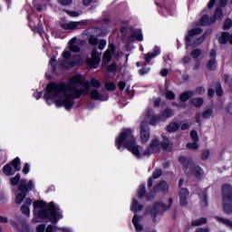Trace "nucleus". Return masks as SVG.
<instances>
[{
  "label": "nucleus",
  "mask_w": 232,
  "mask_h": 232,
  "mask_svg": "<svg viewBox=\"0 0 232 232\" xmlns=\"http://www.w3.org/2000/svg\"><path fill=\"white\" fill-rule=\"evenodd\" d=\"M197 93H198V95H204V93H206V89L204 87H199L196 90Z\"/></svg>",
  "instance_id": "58"
},
{
  "label": "nucleus",
  "mask_w": 232,
  "mask_h": 232,
  "mask_svg": "<svg viewBox=\"0 0 232 232\" xmlns=\"http://www.w3.org/2000/svg\"><path fill=\"white\" fill-rule=\"evenodd\" d=\"M161 148L163 150H168V147L169 146V140L167 137H163V142H160Z\"/></svg>",
  "instance_id": "42"
},
{
  "label": "nucleus",
  "mask_w": 232,
  "mask_h": 232,
  "mask_svg": "<svg viewBox=\"0 0 232 232\" xmlns=\"http://www.w3.org/2000/svg\"><path fill=\"white\" fill-rule=\"evenodd\" d=\"M179 128H180V125H179V123L177 122H171L168 125L167 127V130L171 133L173 131H177V130H179Z\"/></svg>",
  "instance_id": "29"
},
{
  "label": "nucleus",
  "mask_w": 232,
  "mask_h": 232,
  "mask_svg": "<svg viewBox=\"0 0 232 232\" xmlns=\"http://www.w3.org/2000/svg\"><path fill=\"white\" fill-rule=\"evenodd\" d=\"M202 54V51L200 49H194L191 53L190 55L193 57V59H198L200 55Z\"/></svg>",
  "instance_id": "36"
},
{
  "label": "nucleus",
  "mask_w": 232,
  "mask_h": 232,
  "mask_svg": "<svg viewBox=\"0 0 232 232\" xmlns=\"http://www.w3.org/2000/svg\"><path fill=\"white\" fill-rule=\"evenodd\" d=\"M18 189L21 192L19 194H17L15 202H16V204L21 205V204H23V200H24V198H26V193H28V191L34 189V181L29 180L28 184H26V179H21L20 184L18 186Z\"/></svg>",
  "instance_id": "8"
},
{
  "label": "nucleus",
  "mask_w": 232,
  "mask_h": 232,
  "mask_svg": "<svg viewBox=\"0 0 232 232\" xmlns=\"http://www.w3.org/2000/svg\"><path fill=\"white\" fill-rule=\"evenodd\" d=\"M144 208V206L140 205L139 201H137V199H133L132 200V205H131V211H134V213H137V211H142V209Z\"/></svg>",
  "instance_id": "25"
},
{
  "label": "nucleus",
  "mask_w": 232,
  "mask_h": 232,
  "mask_svg": "<svg viewBox=\"0 0 232 232\" xmlns=\"http://www.w3.org/2000/svg\"><path fill=\"white\" fill-rule=\"evenodd\" d=\"M146 195V186L145 185H140L139 189H138V197L139 198H142Z\"/></svg>",
  "instance_id": "33"
},
{
  "label": "nucleus",
  "mask_w": 232,
  "mask_h": 232,
  "mask_svg": "<svg viewBox=\"0 0 232 232\" xmlns=\"http://www.w3.org/2000/svg\"><path fill=\"white\" fill-rule=\"evenodd\" d=\"M224 13L222 12V8L218 7L214 13L215 21H217V19L220 21V19H222Z\"/></svg>",
  "instance_id": "31"
},
{
  "label": "nucleus",
  "mask_w": 232,
  "mask_h": 232,
  "mask_svg": "<svg viewBox=\"0 0 232 232\" xmlns=\"http://www.w3.org/2000/svg\"><path fill=\"white\" fill-rule=\"evenodd\" d=\"M90 97L93 101H107V99L104 98V94H101L97 89H92L90 92Z\"/></svg>",
  "instance_id": "18"
},
{
  "label": "nucleus",
  "mask_w": 232,
  "mask_h": 232,
  "mask_svg": "<svg viewBox=\"0 0 232 232\" xmlns=\"http://www.w3.org/2000/svg\"><path fill=\"white\" fill-rule=\"evenodd\" d=\"M77 41V38H72L69 42L70 51L71 52H81V47L79 45L75 44V42Z\"/></svg>",
  "instance_id": "24"
},
{
  "label": "nucleus",
  "mask_w": 232,
  "mask_h": 232,
  "mask_svg": "<svg viewBox=\"0 0 232 232\" xmlns=\"http://www.w3.org/2000/svg\"><path fill=\"white\" fill-rule=\"evenodd\" d=\"M140 139L142 142L150 140V125L146 121L140 123Z\"/></svg>",
  "instance_id": "12"
},
{
  "label": "nucleus",
  "mask_w": 232,
  "mask_h": 232,
  "mask_svg": "<svg viewBox=\"0 0 232 232\" xmlns=\"http://www.w3.org/2000/svg\"><path fill=\"white\" fill-rule=\"evenodd\" d=\"M222 206L226 215H232V186L229 184L222 187Z\"/></svg>",
  "instance_id": "6"
},
{
  "label": "nucleus",
  "mask_w": 232,
  "mask_h": 232,
  "mask_svg": "<svg viewBox=\"0 0 232 232\" xmlns=\"http://www.w3.org/2000/svg\"><path fill=\"white\" fill-rule=\"evenodd\" d=\"M63 59H70L72 57V53H70V51H64L63 53Z\"/></svg>",
  "instance_id": "53"
},
{
  "label": "nucleus",
  "mask_w": 232,
  "mask_h": 232,
  "mask_svg": "<svg viewBox=\"0 0 232 232\" xmlns=\"http://www.w3.org/2000/svg\"><path fill=\"white\" fill-rule=\"evenodd\" d=\"M58 231L72 232V230H70V228H65V227H58Z\"/></svg>",
  "instance_id": "64"
},
{
  "label": "nucleus",
  "mask_w": 232,
  "mask_h": 232,
  "mask_svg": "<svg viewBox=\"0 0 232 232\" xmlns=\"http://www.w3.org/2000/svg\"><path fill=\"white\" fill-rule=\"evenodd\" d=\"M62 66L63 68H73V66H75V63H73L71 59H65L62 62Z\"/></svg>",
  "instance_id": "30"
},
{
  "label": "nucleus",
  "mask_w": 232,
  "mask_h": 232,
  "mask_svg": "<svg viewBox=\"0 0 232 232\" xmlns=\"http://www.w3.org/2000/svg\"><path fill=\"white\" fill-rule=\"evenodd\" d=\"M223 94H224V91L222 90V85H220V83L217 82L216 83V95H218V97H222Z\"/></svg>",
  "instance_id": "35"
},
{
  "label": "nucleus",
  "mask_w": 232,
  "mask_h": 232,
  "mask_svg": "<svg viewBox=\"0 0 232 232\" xmlns=\"http://www.w3.org/2000/svg\"><path fill=\"white\" fill-rule=\"evenodd\" d=\"M183 64H188V63H191V57L186 55L182 58Z\"/></svg>",
  "instance_id": "56"
},
{
  "label": "nucleus",
  "mask_w": 232,
  "mask_h": 232,
  "mask_svg": "<svg viewBox=\"0 0 232 232\" xmlns=\"http://www.w3.org/2000/svg\"><path fill=\"white\" fill-rule=\"evenodd\" d=\"M49 64L52 68V72H55V68L57 66V61L55 60V57L51 58Z\"/></svg>",
  "instance_id": "41"
},
{
  "label": "nucleus",
  "mask_w": 232,
  "mask_h": 232,
  "mask_svg": "<svg viewBox=\"0 0 232 232\" xmlns=\"http://www.w3.org/2000/svg\"><path fill=\"white\" fill-rule=\"evenodd\" d=\"M209 153L210 152H209L208 150H204L203 153H202L201 159L203 160H208V159L209 158Z\"/></svg>",
  "instance_id": "51"
},
{
  "label": "nucleus",
  "mask_w": 232,
  "mask_h": 232,
  "mask_svg": "<svg viewBox=\"0 0 232 232\" xmlns=\"http://www.w3.org/2000/svg\"><path fill=\"white\" fill-rule=\"evenodd\" d=\"M190 103L196 108H198L204 104V100L202 98H193L190 100Z\"/></svg>",
  "instance_id": "27"
},
{
  "label": "nucleus",
  "mask_w": 232,
  "mask_h": 232,
  "mask_svg": "<svg viewBox=\"0 0 232 232\" xmlns=\"http://www.w3.org/2000/svg\"><path fill=\"white\" fill-rule=\"evenodd\" d=\"M89 44H92V46H97L99 44V39H97V37L92 35L89 38Z\"/></svg>",
  "instance_id": "38"
},
{
  "label": "nucleus",
  "mask_w": 232,
  "mask_h": 232,
  "mask_svg": "<svg viewBox=\"0 0 232 232\" xmlns=\"http://www.w3.org/2000/svg\"><path fill=\"white\" fill-rule=\"evenodd\" d=\"M34 97H35L36 101H39V99H41V97H43V92H34Z\"/></svg>",
  "instance_id": "60"
},
{
  "label": "nucleus",
  "mask_w": 232,
  "mask_h": 232,
  "mask_svg": "<svg viewBox=\"0 0 232 232\" xmlns=\"http://www.w3.org/2000/svg\"><path fill=\"white\" fill-rule=\"evenodd\" d=\"M21 211L24 215H26V217H30V208L26 205H23L21 207Z\"/></svg>",
  "instance_id": "40"
},
{
  "label": "nucleus",
  "mask_w": 232,
  "mask_h": 232,
  "mask_svg": "<svg viewBox=\"0 0 232 232\" xmlns=\"http://www.w3.org/2000/svg\"><path fill=\"white\" fill-rule=\"evenodd\" d=\"M154 191H162V193H168L169 191V187H168V183L166 181L162 180L154 187Z\"/></svg>",
  "instance_id": "20"
},
{
  "label": "nucleus",
  "mask_w": 232,
  "mask_h": 232,
  "mask_svg": "<svg viewBox=\"0 0 232 232\" xmlns=\"http://www.w3.org/2000/svg\"><path fill=\"white\" fill-rule=\"evenodd\" d=\"M208 222V219L206 218H200L198 219H194L191 222V226L197 227V226H202L203 224H206Z\"/></svg>",
  "instance_id": "28"
},
{
  "label": "nucleus",
  "mask_w": 232,
  "mask_h": 232,
  "mask_svg": "<svg viewBox=\"0 0 232 232\" xmlns=\"http://www.w3.org/2000/svg\"><path fill=\"white\" fill-rule=\"evenodd\" d=\"M160 177H162V169H156L152 173V177L150 178L155 180L157 179H160Z\"/></svg>",
  "instance_id": "34"
},
{
  "label": "nucleus",
  "mask_w": 232,
  "mask_h": 232,
  "mask_svg": "<svg viewBox=\"0 0 232 232\" xmlns=\"http://www.w3.org/2000/svg\"><path fill=\"white\" fill-rule=\"evenodd\" d=\"M196 232H209V228H208V227H199L196 230Z\"/></svg>",
  "instance_id": "62"
},
{
  "label": "nucleus",
  "mask_w": 232,
  "mask_h": 232,
  "mask_svg": "<svg viewBox=\"0 0 232 232\" xmlns=\"http://www.w3.org/2000/svg\"><path fill=\"white\" fill-rule=\"evenodd\" d=\"M209 60L207 63L208 70H217V50L212 49L209 53Z\"/></svg>",
  "instance_id": "14"
},
{
  "label": "nucleus",
  "mask_w": 232,
  "mask_h": 232,
  "mask_svg": "<svg viewBox=\"0 0 232 232\" xmlns=\"http://www.w3.org/2000/svg\"><path fill=\"white\" fill-rule=\"evenodd\" d=\"M187 148H188V150H193V151H197V150H198V145L194 141L193 143H188Z\"/></svg>",
  "instance_id": "45"
},
{
  "label": "nucleus",
  "mask_w": 232,
  "mask_h": 232,
  "mask_svg": "<svg viewBox=\"0 0 232 232\" xmlns=\"http://www.w3.org/2000/svg\"><path fill=\"white\" fill-rule=\"evenodd\" d=\"M173 115L171 109H165L161 113L153 115V111L149 109L146 116L150 119V126H155L158 122H165L167 119H169Z\"/></svg>",
  "instance_id": "7"
},
{
  "label": "nucleus",
  "mask_w": 232,
  "mask_h": 232,
  "mask_svg": "<svg viewBox=\"0 0 232 232\" xmlns=\"http://www.w3.org/2000/svg\"><path fill=\"white\" fill-rule=\"evenodd\" d=\"M34 208V215L42 220L49 219L51 224H57L63 218V211L59 206H55L53 201L49 204L43 200H35L33 204Z\"/></svg>",
  "instance_id": "3"
},
{
  "label": "nucleus",
  "mask_w": 232,
  "mask_h": 232,
  "mask_svg": "<svg viewBox=\"0 0 232 232\" xmlns=\"http://www.w3.org/2000/svg\"><path fill=\"white\" fill-rule=\"evenodd\" d=\"M117 70V65L115 63H111L107 67L108 72H115Z\"/></svg>",
  "instance_id": "54"
},
{
  "label": "nucleus",
  "mask_w": 232,
  "mask_h": 232,
  "mask_svg": "<svg viewBox=\"0 0 232 232\" xmlns=\"http://www.w3.org/2000/svg\"><path fill=\"white\" fill-rule=\"evenodd\" d=\"M116 145L118 150H122L126 148L129 151H131L132 155L136 156L137 159H141L142 157H150L152 153H159L162 150V143L159 141L158 139H153L149 146V148L140 154L139 150V146L133 137L131 130H123L121 135L116 139Z\"/></svg>",
  "instance_id": "2"
},
{
  "label": "nucleus",
  "mask_w": 232,
  "mask_h": 232,
  "mask_svg": "<svg viewBox=\"0 0 232 232\" xmlns=\"http://www.w3.org/2000/svg\"><path fill=\"white\" fill-rule=\"evenodd\" d=\"M202 29L200 28H194L188 31V35L186 36V46L187 48H189V46H193L194 48L197 46H200L202 44L203 41L206 40V37H208V32L205 33L202 36L196 39L197 35H200L202 34ZM193 39H196L191 43Z\"/></svg>",
  "instance_id": "5"
},
{
  "label": "nucleus",
  "mask_w": 232,
  "mask_h": 232,
  "mask_svg": "<svg viewBox=\"0 0 232 232\" xmlns=\"http://www.w3.org/2000/svg\"><path fill=\"white\" fill-rule=\"evenodd\" d=\"M157 55H160V47L155 46L152 53H148L145 54V63L144 66H146L147 63H150L151 59H155Z\"/></svg>",
  "instance_id": "17"
},
{
  "label": "nucleus",
  "mask_w": 232,
  "mask_h": 232,
  "mask_svg": "<svg viewBox=\"0 0 232 232\" xmlns=\"http://www.w3.org/2000/svg\"><path fill=\"white\" fill-rule=\"evenodd\" d=\"M140 75H146V73H150V68H142L139 71Z\"/></svg>",
  "instance_id": "55"
},
{
  "label": "nucleus",
  "mask_w": 232,
  "mask_h": 232,
  "mask_svg": "<svg viewBox=\"0 0 232 232\" xmlns=\"http://www.w3.org/2000/svg\"><path fill=\"white\" fill-rule=\"evenodd\" d=\"M60 5H63V6H70L72 3H73V0H58Z\"/></svg>",
  "instance_id": "47"
},
{
  "label": "nucleus",
  "mask_w": 232,
  "mask_h": 232,
  "mask_svg": "<svg viewBox=\"0 0 232 232\" xmlns=\"http://www.w3.org/2000/svg\"><path fill=\"white\" fill-rule=\"evenodd\" d=\"M171 204H173V198H169V206L164 205L162 202H157L154 204V207L151 209L148 210V213L153 218V222H155V218H157V215H160V213H164V211H168L169 208H171Z\"/></svg>",
  "instance_id": "9"
},
{
  "label": "nucleus",
  "mask_w": 232,
  "mask_h": 232,
  "mask_svg": "<svg viewBox=\"0 0 232 232\" xmlns=\"http://www.w3.org/2000/svg\"><path fill=\"white\" fill-rule=\"evenodd\" d=\"M20 180H21V174L17 173L15 177L11 179L10 182L12 186H17Z\"/></svg>",
  "instance_id": "32"
},
{
  "label": "nucleus",
  "mask_w": 232,
  "mask_h": 232,
  "mask_svg": "<svg viewBox=\"0 0 232 232\" xmlns=\"http://www.w3.org/2000/svg\"><path fill=\"white\" fill-rule=\"evenodd\" d=\"M190 137L193 142H198V133L197 132V130H191Z\"/></svg>",
  "instance_id": "43"
},
{
  "label": "nucleus",
  "mask_w": 232,
  "mask_h": 232,
  "mask_svg": "<svg viewBox=\"0 0 232 232\" xmlns=\"http://www.w3.org/2000/svg\"><path fill=\"white\" fill-rule=\"evenodd\" d=\"M202 117L204 119H211V117H213V110L207 109L202 113H200V112L197 113V115H196V122L198 124H200Z\"/></svg>",
  "instance_id": "15"
},
{
  "label": "nucleus",
  "mask_w": 232,
  "mask_h": 232,
  "mask_svg": "<svg viewBox=\"0 0 232 232\" xmlns=\"http://www.w3.org/2000/svg\"><path fill=\"white\" fill-rule=\"evenodd\" d=\"M194 95L193 91H187L184 92L183 93H181L179 95V101L181 102H188V101H189V99H191V97Z\"/></svg>",
  "instance_id": "22"
},
{
  "label": "nucleus",
  "mask_w": 232,
  "mask_h": 232,
  "mask_svg": "<svg viewBox=\"0 0 232 232\" xmlns=\"http://www.w3.org/2000/svg\"><path fill=\"white\" fill-rule=\"evenodd\" d=\"M188 197H189V190L188 188H181L179 191V200L182 208L188 206Z\"/></svg>",
  "instance_id": "16"
},
{
  "label": "nucleus",
  "mask_w": 232,
  "mask_h": 232,
  "mask_svg": "<svg viewBox=\"0 0 232 232\" xmlns=\"http://www.w3.org/2000/svg\"><path fill=\"white\" fill-rule=\"evenodd\" d=\"M141 220H142V217L137 216V214H135L133 216L132 224H133L136 231H142V229H144V227H142V225L140 224Z\"/></svg>",
  "instance_id": "19"
},
{
  "label": "nucleus",
  "mask_w": 232,
  "mask_h": 232,
  "mask_svg": "<svg viewBox=\"0 0 232 232\" xmlns=\"http://www.w3.org/2000/svg\"><path fill=\"white\" fill-rule=\"evenodd\" d=\"M103 59L106 63H110V61H111V52L110 50L105 51L103 53Z\"/></svg>",
  "instance_id": "37"
},
{
  "label": "nucleus",
  "mask_w": 232,
  "mask_h": 232,
  "mask_svg": "<svg viewBox=\"0 0 232 232\" xmlns=\"http://www.w3.org/2000/svg\"><path fill=\"white\" fill-rule=\"evenodd\" d=\"M86 22L80 21V22H69L67 24H63L62 28L63 30H80L81 26H84Z\"/></svg>",
  "instance_id": "13"
},
{
  "label": "nucleus",
  "mask_w": 232,
  "mask_h": 232,
  "mask_svg": "<svg viewBox=\"0 0 232 232\" xmlns=\"http://www.w3.org/2000/svg\"><path fill=\"white\" fill-rule=\"evenodd\" d=\"M101 88V82L95 78H92L91 82L84 80L81 74H76L71 78L68 84L64 82L49 83L44 96L47 104H56L57 108L64 106L65 110H72L75 102V99H79L81 95H88L90 88Z\"/></svg>",
  "instance_id": "1"
},
{
  "label": "nucleus",
  "mask_w": 232,
  "mask_h": 232,
  "mask_svg": "<svg viewBox=\"0 0 232 232\" xmlns=\"http://www.w3.org/2000/svg\"><path fill=\"white\" fill-rule=\"evenodd\" d=\"M215 218L220 224H224L225 226H227V227H230L232 229V221L230 219L220 217H216Z\"/></svg>",
  "instance_id": "26"
},
{
  "label": "nucleus",
  "mask_w": 232,
  "mask_h": 232,
  "mask_svg": "<svg viewBox=\"0 0 232 232\" xmlns=\"http://www.w3.org/2000/svg\"><path fill=\"white\" fill-rule=\"evenodd\" d=\"M213 23H215V18H209L208 14H204L200 20L202 26H208V24H213Z\"/></svg>",
  "instance_id": "23"
},
{
  "label": "nucleus",
  "mask_w": 232,
  "mask_h": 232,
  "mask_svg": "<svg viewBox=\"0 0 232 232\" xmlns=\"http://www.w3.org/2000/svg\"><path fill=\"white\" fill-rule=\"evenodd\" d=\"M118 86H119L121 92H122V91H124V88H126V82H119Z\"/></svg>",
  "instance_id": "59"
},
{
  "label": "nucleus",
  "mask_w": 232,
  "mask_h": 232,
  "mask_svg": "<svg viewBox=\"0 0 232 232\" xmlns=\"http://www.w3.org/2000/svg\"><path fill=\"white\" fill-rule=\"evenodd\" d=\"M44 229H46V226L43 224L38 225L36 227L37 232H44Z\"/></svg>",
  "instance_id": "57"
},
{
  "label": "nucleus",
  "mask_w": 232,
  "mask_h": 232,
  "mask_svg": "<svg viewBox=\"0 0 232 232\" xmlns=\"http://www.w3.org/2000/svg\"><path fill=\"white\" fill-rule=\"evenodd\" d=\"M101 63V53L97 51V48L94 47L92 52V58L87 60V64L92 66V68H97Z\"/></svg>",
  "instance_id": "11"
},
{
  "label": "nucleus",
  "mask_w": 232,
  "mask_h": 232,
  "mask_svg": "<svg viewBox=\"0 0 232 232\" xmlns=\"http://www.w3.org/2000/svg\"><path fill=\"white\" fill-rule=\"evenodd\" d=\"M231 26H232V20L231 18H227L224 23L223 30H229Z\"/></svg>",
  "instance_id": "39"
},
{
  "label": "nucleus",
  "mask_w": 232,
  "mask_h": 232,
  "mask_svg": "<svg viewBox=\"0 0 232 232\" xmlns=\"http://www.w3.org/2000/svg\"><path fill=\"white\" fill-rule=\"evenodd\" d=\"M12 166L14 171H21V160L19 158H15L12 161V164L8 163L5 166H4L3 171L5 175H6L7 177H10V175H14V173H12L13 171Z\"/></svg>",
  "instance_id": "10"
},
{
  "label": "nucleus",
  "mask_w": 232,
  "mask_h": 232,
  "mask_svg": "<svg viewBox=\"0 0 232 232\" xmlns=\"http://www.w3.org/2000/svg\"><path fill=\"white\" fill-rule=\"evenodd\" d=\"M226 110L229 115H232V103H229L227 107Z\"/></svg>",
  "instance_id": "61"
},
{
  "label": "nucleus",
  "mask_w": 232,
  "mask_h": 232,
  "mask_svg": "<svg viewBox=\"0 0 232 232\" xmlns=\"http://www.w3.org/2000/svg\"><path fill=\"white\" fill-rule=\"evenodd\" d=\"M55 229H59V227H53V225H48L45 228V232H53Z\"/></svg>",
  "instance_id": "50"
},
{
  "label": "nucleus",
  "mask_w": 232,
  "mask_h": 232,
  "mask_svg": "<svg viewBox=\"0 0 232 232\" xmlns=\"http://www.w3.org/2000/svg\"><path fill=\"white\" fill-rule=\"evenodd\" d=\"M98 44H99V45H98L99 50H102L103 48L106 47L107 42H106V40L102 39L98 42Z\"/></svg>",
  "instance_id": "48"
},
{
  "label": "nucleus",
  "mask_w": 232,
  "mask_h": 232,
  "mask_svg": "<svg viewBox=\"0 0 232 232\" xmlns=\"http://www.w3.org/2000/svg\"><path fill=\"white\" fill-rule=\"evenodd\" d=\"M32 203H33L32 198H27L25 199V202H24V206L29 207Z\"/></svg>",
  "instance_id": "63"
},
{
  "label": "nucleus",
  "mask_w": 232,
  "mask_h": 232,
  "mask_svg": "<svg viewBox=\"0 0 232 232\" xmlns=\"http://www.w3.org/2000/svg\"><path fill=\"white\" fill-rule=\"evenodd\" d=\"M66 14L70 15L71 17H79L80 14L77 11H70V10H65Z\"/></svg>",
  "instance_id": "46"
},
{
  "label": "nucleus",
  "mask_w": 232,
  "mask_h": 232,
  "mask_svg": "<svg viewBox=\"0 0 232 232\" xmlns=\"http://www.w3.org/2000/svg\"><path fill=\"white\" fill-rule=\"evenodd\" d=\"M105 88L108 92H113L115 90V83H113V82H105Z\"/></svg>",
  "instance_id": "44"
},
{
  "label": "nucleus",
  "mask_w": 232,
  "mask_h": 232,
  "mask_svg": "<svg viewBox=\"0 0 232 232\" xmlns=\"http://www.w3.org/2000/svg\"><path fill=\"white\" fill-rule=\"evenodd\" d=\"M166 99H169V101H173V99H175V93H173V92L171 91L167 92Z\"/></svg>",
  "instance_id": "49"
},
{
  "label": "nucleus",
  "mask_w": 232,
  "mask_h": 232,
  "mask_svg": "<svg viewBox=\"0 0 232 232\" xmlns=\"http://www.w3.org/2000/svg\"><path fill=\"white\" fill-rule=\"evenodd\" d=\"M130 39V41H133V39L136 41H143L144 38L142 36V31L140 29H133L131 31Z\"/></svg>",
  "instance_id": "21"
},
{
  "label": "nucleus",
  "mask_w": 232,
  "mask_h": 232,
  "mask_svg": "<svg viewBox=\"0 0 232 232\" xmlns=\"http://www.w3.org/2000/svg\"><path fill=\"white\" fill-rule=\"evenodd\" d=\"M179 162L183 164V169L186 175H194L198 180L204 177V169L198 166H195L191 158H186L184 156L179 157Z\"/></svg>",
  "instance_id": "4"
},
{
  "label": "nucleus",
  "mask_w": 232,
  "mask_h": 232,
  "mask_svg": "<svg viewBox=\"0 0 232 232\" xmlns=\"http://www.w3.org/2000/svg\"><path fill=\"white\" fill-rule=\"evenodd\" d=\"M23 173L24 175H28V173H30V164L25 163L23 169Z\"/></svg>",
  "instance_id": "52"
}]
</instances>
